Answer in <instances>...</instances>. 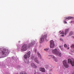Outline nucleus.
<instances>
[{
	"label": "nucleus",
	"instance_id": "nucleus-1",
	"mask_svg": "<svg viewBox=\"0 0 74 74\" xmlns=\"http://www.w3.org/2000/svg\"><path fill=\"white\" fill-rule=\"evenodd\" d=\"M10 51L8 50L4 49L3 50H0V58H4L7 56V55L9 54Z\"/></svg>",
	"mask_w": 74,
	"mask_h": 74
},
{
	"label": "nucleus",
	"instance_id": "nucleus-2",
	"mask_svg": "<svg viewBox=\"0 0 74 74\" xmlns=\"http://www.w3.org/2000/svg\"><path fill=\"white\" fill-rule=\"evenodd\" d=\"M21 49L22 52H24L26 51H27V45L25 44L23 45L21 47Z\"/></svg>",
	"mask_w": 74,
	"mask_h": 74
},
{
	"label": "nucleus",
	"instance_id": "nucleus-3",
	"mask_svg": "<svg viewBox=\"0 0 74 74\" xmlns=\"http://www.w3.org/2000/svg\"><path fill=\"white\" fill-rule=\"evenodd\" d=\"M30 56V51H29L27 52L25 55L24 56V59H29Z\"/></svg>",
	"mask_w": 74,
	"mask_h": 74
},
{
	"label": "nucleus",
	"instance_id": "nucleus-4",
	"mask_svg": "<svg viewBox=\"0 0 74 74\" xmlns=\"http://www.w3.org/2000/svg\"><path fill=\"white\" fill-rule=\"evenodd\" d=\"M55 45V43L54 42V41L53 40H52L50 41V47L51 48H53Z\"/></svg>",
	"mask_w": 74,
	"mask_h": 74
},
{
	"label": "nucleus",
	"instance_id": "nucleus-5",
	"mask_svg": "<svg viewBox=\"0 0 74 74\" xmlns=\"http://www.w3.org/2000/svg\"><path fill=\"white\" fill-rule=\"evenodd\" d=\"M63 63L64 65V67H66V68H68L69 67V64H67V63L66 60H65L64 61H63Z\"/></svg>",
	"mask_w": 74,
	"mask_h": 74
},
{
	"label": "nucleus",
	"instance_id": "nucleus-6",
	"mask_svg": "<svg viewBox=\"0 0 74 74\" xmlns=\"http://www.w3.org/2000/svg\"><path fill=\"white\" fill-rule=\"evenodd\" d=\"M68 61V63H71L72 66H74V59H73L72 60H71V59H69Z\"/></svg>",
	"mask_w": 74,
	"mask_h": 74
},
{
	"label": "nucleus",
	"instance_id": "nucleus-7",
	"mask_svg": "<svg viewBox=\"0 0 74 74\" xmlns=\"http://www.w3.org/2000/svg\"><path fill=\"white\" fill-rule=\"evenodd\" d=\"M35 43H36L34 41V42H32V43H30L28 45V48H30V47H32V46H33V45H34V44H35Z\"/></svg>",
	"mask_w": 74,
	"mask_h": 74
},
{
	"label": "nucleus",
	"instance_id": "nucleus-8",
	"mask_svg": "<svg viewBox=\"0 0 74 74\" xmlns=\"http://www.w3.org/2000/svg\"><path fill=\"white\" fill-rule=\"evenodd\" d=\"M44 35H42V38L44 39H45L47 38V34L46 33H44Z\"/></svg>",
	"mask_w": 74,
	"mask_h": 74
},
{
	"label": "nucleus",
	"instance_id": "nucleus-9",
	"mask_svg": "<svg viewBox=\"0 0 74 74\" xmlns=\"http://www.w3.org/2000/svg\"><path fill=\"white\" fill-rule=\"evenodd\" d=\"M52 52L53 53H54V54H56L58 53V51L56 49H53L52 50Z\"/></svg>",
	"mask_w": 74,
	"mask_h": 74
},
{
	"label": "nucleus",
	"instance_id": "nucleus-10",
	"mask_svg": "<svg viewBox=\"0 0 74 74\" xmlns=\"http://www.w3.org/2000/svg\"><path fill=\"white\" fill-rule=\"evenodd\" d=\"M39 70L41 72H43V73H45V69L43 68H40Z\"/></svg>",
	"mask_w": 74,
	"mask_h": 74
},
{
	"label": "nucleus",
	"instance_id": "nucleus-11",
	"mask_svg": "<svg viewBox=\"0 0 74 74\" xmlns=\"http://www.w3.org/2000/svg\"><path fill=\"white\" fill-rule=\"evenodd\" d=\"M49 57H51V58H53V59H55V60L56 62H58V60L57 59H55V57L53 55L49 56L48 58H49Z\"/></svg>",
	"mask_w": 74,
	"mask_h": 74
},
{
	"label": "nucleus",
	"instance_id": "nucleus-12",
	"mask_svg": "<svg viewBox=\"0 0 74 74\" xmlns=\"http://www.w3.org/2000/svg\"><path fill=\"white\" fill-rule=\"evenodd\" d=\"M34 60L36 63H37L38 64H39L40 63V62L38 61V60H37V58H35L34 59Z\"/></svg>",
	"mask_w": 74,
	"mask_h": 74
},
{
	"label": "nucleus",
	"instance_id": "nucleus-13",
	"mask_svg": "<svg viewBox=\"0 0 74 74\" xmlns=\"http://www.w3.org/2000/svg\"><path fill=\"white\" fill-rule=\"evenodd\" d=\"M56 55L60 57H61V56H62V53L58 51L57 53V54H56Z\"/></svg>",
	"mask_w": 74,
	"mask_h": 74
},
{
	"label": "nucleus",
	"instance_id": "nucleus-14",
	"mask_svg": "<svg viewBox=\"0 0 74 74\" xmlns=\"http://www.w3.org/2000/svg\"><path fill=\"white\" fill-rule=\"evenodd\" d=\"M44 39L42 38H40L39 42L40 43H42L44 42Z\"/></svg>",
	"mask_w": 74,
	"mask_h": 74
},
{
	"label": "nucleus",
	"instance_id": "nucleus-15",
	"mask_svg": "<svg viewBox=\"0 0 74 74\" xmlns=\"http://www.w3.org/2000/svg\"><path fill=\"white\" fill-rule=\"evenodd\" d=\"M69 29H65V35L66 36V34H67V33L69 32Z\"/></svg>",
	"mask_w": 74,
	"mask_h": 74
},
{
	"label": "nucleus",
	"instance_id": "nucleus-16",
	"mask_svg": "<svg viewBox=\"0 0 74 74\" xmlns=\"http://www.w3.org/2000/svg\"><path fill=\"white\" fill-rule=\"evenodd\" d=\"M72 18L71 17H67L65 18V19H72Z\"/></svg>",
	"mask_w": 74,
	"mask_h": 74
},
{
	"label": "nucleus",
	"instance_id": "nucleus-17",
	"mask_svg": "<svg viewBox=\"0 0 74 74\" xmlns=\"http://www.w3.org/2000/svg\"><path fill=\"white\" fill-rule=\"evenodd\" d=\"M25 63H26L27 64H29V61L28 60H25Z\"/></svg>",
	"mask_w": 74,
	"mask_h": 74
},
{
	"label": "nucleus",
	"instance_id": "nucleus-18",
	"mask_svg": "<svg viewBox=\"0 0 74 74\" xmlns=\"http://www.w3.org/2000/svg\"><path fill=\"white\" fill-rule=\"evenodd\" d=\"M35 56L34 55H32L31 56V59L32 60H33L34 59V58Z\"/></svg>",
	"mask_w": 74,
	"mask_h": 74
},
{
	"label": "nucleus",
	"instance_id": "nucleus-19",
	"mask_svg": "<svg viewBox=\"0 0 74 74\" xmlns=\"http://www.w3.org/2000/svg\"><path fill=\"white\" fill-rule=\"evenodd\" d=\"M38 55L40 58H41V55L40 53H39V52H38Z\"/></svg>",
	"mask_w": 74,
	"mask_h": 74
},
{
	"label": "nucleus",
	"instance_id": "nucleus-20",
	"mask_svg": "<svg viewBox=\"0 0 74 74\" xmlns=\"http://www.w3.org/2000/svg\"><path fill=\"white\" fill-rule=\"evenodd\" d=\"M35 64L34 63H31V66H32V67H33L34 66V65H35Z\"/></svg>",
	"mask_w": 74,
	"mask_h": 74
},
{
	"label": "nucleus",
	"instance_id": "nucleus-21",
	"mask_svg": "<svg viewBox=\"0 0 74 74\" xmlns=\"http://www.w3.org/2000/svg\"><path fill=\"white\" fill-rule=\"evenodd\" d=\"M73 34V32H71L69 33V36H72Z\"/></svg>",
	"mask_w": 74,
	"mask_h": 74
},
{
	"label": "nucleus",
	"instance_id": "nucleus-22",
	"mask_svg": "<svg viewBox=\"0 0 74 74\" xmlns=\"http://www.w3.org/2000/svg\"><path fill=\"white\" fill-rule=\"evenodd\" d=\"M33 67H34V68L36 69V68H37V66H36V65L35 64Z\"/></svg>",
	"mask_w": 74,
	"mask_h": 74
},
{
	"label": "nucleus",
	"instance_id": "nucleus-23",
	"mask_svg": "<svg viewBox=\"0 0 74 74\" xmlns=\"http://www.w3.org/2000/svg\"><path fill=\"white\" fill-rule=\"evenodd\" d=\"M48 67H49V66H48V65H47L45 66V68L46 69H48Z\"/></svg>",
	"mask_w": 74,
	"mask_h": 74
},
{
	"label": "nucleus",
	"instance_id": "nucleus-24",
	"mask_svg": "<svg viewBox=\"0 0 74 74\" xmlns=\"http://www.w3.org/2000/svg\"><path fill=\"white\" fill-rule=\"evenodd\" d=\"M60 34H64V32H62V33H60Z\"/></svg>",
	"mask_w": 74,
	"mask_h": 74
},
{
	"label": "nucleus",
	"instance_id": "nucleus-25",
	"mask_svg": "<svg viewBox=\"0 0 74 74\" xmlns=\"http://www.w3.org/2000/svg\"><path fill=\"white\" fill-rule=\"evenodd\" d=\"M60 40H61V41H63V39H62V38H60Z\"/></svg>",
	"mask_w": 74,
	"mask_h": 74
},
{
	"label": "nucleus",
	"instance_id": "nucleus-26",
	"mask_svg": "<svg viewBox=\"0 0 74 74\" xmlns=\"http://www.w3.org/2000/svg\"><path fill=\"white\" fill-rule=\"evenodd\" d=\"M44 50L45 51H47L48 50V49H44Z\"/></svg>",
	"mask_w": 74,
	"mask_h": 74
},
{
	"label": "nucleus",
	"instance_id": "nucleus-27",
	"mask_svg": "<svg viewBox=\"0 0 74 74\" xmlns=\"http://www.w3.org/2000/svg\"><path fill=\"white\" fill-rule=\"evenodd\" d=\"M64 47H67V45L65 44L64 45Z\"/></svg>",
	"mask_w": 74,
	"mask_h": 74
},
{
	"label": "nucleus",
	"instance_id": "nucleus-28",
	"mask_svg": "<svg viewBox=\"0 0 74 74\" xmlns=\"http://www.w3.org/2000/svg\"><path fill=\"white\" fill-rule=\"evenodd\" d=\"M74 21H71V22H70V23H74Z\"/></svg>",
	"mask_w": 74,
	"mask_h": 74
},
{
	"label": "nucleus",
	"instance_id": "nucleus-29",
	"mask_svg": "<svg viewBox=\"0 0 74 74\" xmlns=\"http://www.w3.org/2000/svg\"><path fill=\"white\" fill-rule=\"evenodd\" d=\"M71 47L72 48H74V45H72L71 46Z\"/></svg>",
	"mask_w": 74,
	"mask_h": 74
},
{
	"label": "nucleus",
	"instance_id": "nucleus-30",
	"mask_svg": "<svg viewBox=\"0 0 74 74\" xmlns=\"http://www.w3.org/2000/svg\"><path fill=\"white\" fill-rule=\"evenodd\" d=\"M37 73L36 72V71H35V72L34 73V74H37Z\"/></svg>",
	"mask_w": 74,
	"mask_h": 74
},
{
	"label": "nucleus",
	"instance_id": "nucleus-31",
	"mask_svg": "<svg viewBox=\"0 0 74 74\" xmlns=\"http://www.w3.org/2000/svg\"><path fill=\"white\" fill-rule=\"evenodd\" d=\"M64 23H67V22H66V21H64Z\"/></svg>",
	"mask_w": 74,
	"mask_h": 74
},
{
	"label": "nucleus",
	"instance_id": "nucleus-32",
	"mask_svg": "<svg viewBox=\"0 0 74 74\" xmlns=\"http://www.w3.org/2000/svg\"><path fill=\"white\" fill-rule=\"evenodd\" d=\"M35 52H37V49H35Z\"/></svg>",
	"mask_w": 74,
	"mask_h": 74
},
{
	"label": "nucleus",
	"instance_id": "nucleus-33",
	"mask_svg": "<svg viewBox=\"0 0 74 74\" xmlns=\"http://www.w3.org/2000/svg\"><path fill=\"white\" fill-rule=\"evenodd\" d=\"M61 36H62V37H64V35H62Z\"/></svg>",
	"mask_w": 74,
	"mask_h": 74
},
{
	"label": "nucleus",
	"instance_id": "nucleus-34",
	"mask_svg": "<svg viewBox=\"0 0 74 74\" xmlns=\"http://www.w3.org/2000/svg\"><path fill=\"white\" fill-rule=\"evenodd\" d=\"M72 74H74V72L72 73Z\"/></svg>",
	"mask_w": 74,
	"mask_h": 74
},
{
	"label": "nucleus",
	"instance_id": "nucleus-35",
	"mask_svg": "<svg viewBox=\"0 0 74 74\" xmlns=\"http://www.w3.org/2000/svg\"><path fill=\"white\" fill-rule=\"evenodd\" d=\"M59 47L60 48H61V46H60Z\"/></svg>",
	"mask_w": 74,
	"mask_h": 74
},
{
	"label": "nucleus",
	"instance_id": "nucleus-36",
	"mask_svg": "<svg viewBox=\"0 0 74 74\" xmlns=\"http://www.w3.org/2000/svg\"><path fill=\"white\" fill-rule=\"evenodd\" d=\"M20 67H21V66H18L19 68H20Z\"/></svg>",
	"mask_w": 74,
	"mask_h": 74
},
{
	"label": "nucleus",
	"instance_id": "nucleus-37",
	"mask_svg": "<svg viewBox=\"0 0 74 74\" xmlns=\"http://www.w3.org/2000/svg\"><path fill=\"white\" fill-rule=\"evenodd\" d=\"M73 38H74V36H72Z\"/></svg>",
	"mask_w": 74,
	"mask_h": 74
},
{
	"label": "nucleus",
	"instance_id": "nucleus-38",
	"mask_svg": "<svg viewBox=\"0 0 74 74\" xmlns=\"http://www.w3.org/2000/svg\"><path fill=\"white\" fill-rule=\"evenodd\" d=\"M68 49H69V48H68Z\"/></svg>",
	"mask_w": 74,
	"mask_h": 74
}]
</instances>
